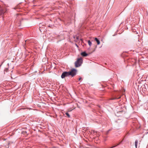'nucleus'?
Here are the masks:
<instances>
[{
  "instance_id": "nucleus-1",
  "label": "nucleus",
  "mask_w": 148,
  "mask_h": 148,
  "mask_svg": "<svg viewBox=\"0 0 148 148\" xmlns=\"http://www.w3.org/2000/svg\"><path fill=\"white\" fill-rule=\"evenodd\" d=\"M77 71L76 69H71L70 71L64 72L62 74L61 77L62 78H64L65 77L70 75L72 77H73L76 75Z\"/></svg>"
},
{
  "instance_id": "nucleus-2",
  "label": "nucleus",
  "mask_w": 148,
  "mask_h": 148,
  "mask_svg": "<svg viewBox=\"0 0 148 148\" xmlns=\"http://www.w3.org/2000/svg\"><path fill=\"white\" fill-rule=\"evenodd\" d=\"M8 9L5 6L0 7V18H4L3 14L8 12Z\"/></svg>"
},
{
  "instance_id": "nucleus-3",
  "label": "nucleus",
  "mask_w": 148,
  "mask_h": 148,
  "mask_svg": "<svg viewBox=\"0 0 148 148\" xmlns=\"http://www.w3.org/2000/svg\"><path fill=\"white\" fill-rule=\"evenodd\" d=\"M82 62V60L81 58H79L75 62V66L76 67L80 66Z\"/></svg>"
},
{
  "instance_id": "nucleus-4",
  "label": "nucleus",
  "mask_w": 148,
  "mask_h": 148,
  "mask_svg": "<svg viewBox=\"0 0 148 148\" xmlns=\"http://www.w3.org/2000/svg\"><path fill=\"white\" fill-rule=\"evenodd\" d=\"M81 55L83 56H86L88 55V54L85 52L82 53Z\"/></svg>"
},
{
  "instance_id": "nucleus-5",
  "label": "nucleus",
  "mask_w": 148,
  "mask_h": 148,
  "mask_svg": "<svg viewBox=\"0 0 148 148\" xmlns=\"http://www.w3.org/2000/svg\"><path fill=\"white\" fill-rule=\"evenodd\" d=\"M95 40L97 42L98 45H99L100 43V42L99 40L96 38H95Z\"/></svg>"
},
{
  "instance_id": "nucleus-6",
  "label": "nucleus",
  "mask_w": 148,
  "mask_h": 148,
  "mask_svg": "<svg viewBox=\"0 0 148 148\" xmlns=\"http://www.w3.org/2000/svg\"><path fill=\"white\" fill-rule=\"evenodd\" d=\"M138 143V140H136L135 142V146L136 148H137Z\"/></svg>"
},
{
  "instance_id": "nucleus-7",
  "label": "nucleus",
  "mask_w": 148,
  "mask_h": 148,
  "mask_svg": "<svg viewBox=\"0 0 148 148\" xmlns=\"http://www.w3.org/2000/svg\"><path fill=\"white\" fill-rule=\"evenodd\" d=\"M88 43L90 46L92 45V43L90 40H88Z\"/></svg>"
},
{
  "instance_id": "nucleus-8",
  "label": "nucleus",
  "mask_w": 148,
  "mask_h": 148,
  "mask_svg": "<svg viewBox=\"0 0 148 148\" xmlns=\"http://www.w3.org/2000/svg\"><path fill=\"white\" fill-rule=\"evenodd\" d=\"M65 114L66 116L69 118L70 117V115L69 114L68 112H66Z\"/></svg>"
},
{
  "instance_id": "nucleus-9",
  "label": "nucleus",
  "mask_w": 148,
  "mask_h": 148,
  "mask_svg": "<svg viewBox=\"0 0 148 148\" xmlns=\"http://www.w3.org/2000/svg\"><path fill=\"white\" fill-rule=\"evenodd\" d=\"M18 8H20L19 5H17L14 8V9H16Z\"/></svg>"
},
{
  "instance_id": "nucleus-10",
  "label": "nucleus",
  "mask_w": 148,
  "mask_h": 148,
  "mask_svg": "<svg viewBox=\"0 0 148 148\" xmlns=\"http://www.w3.org/2000/svg\"><path fill=\"white\" fill-rule=\"evenodd\" d=\"M4 71L7 72L8 71V68H5L4 69Z\"/></svg>"
},
{
  "instance_id": "nucleus-11",
  "label": "nucleus",
  "mask_w": 148,
  "mask_h": 148,
  "mask_svg": "<svg viewBox=\"0 0 148 148\" xmlns=\"http://www.w3.org/2000/svg\"><path fill=\"white\" fill-rule=\"evenodd\" d=\"M121 97H119V98H117V97H115V98H114L113 99H119Z\"/></svg>"
},
{
  "instance_id": "nucleus-12",
  "label": "nucleus",
  "mask_w": 148,
  "mask_h": 148,
  "mask_svg": "<svg viewBox=\"0 0 148 148\" xmlns=\"http://www.w3.org/2000/svg\"><path fill=\"white\" fill-rule=\"evenodd\" d=\"M82 78L81 77H80L79 79V80H80Z\"/></svg>"
},
{
  "instance_id": "nucleus-13",
  "label": "nucleus",
  "mask_w": 148,
  "mask_h": 148,
  "mask_svg": "<svg viewBox=\"0 0 148 148\" xmlns=\"http://www.w3.org/2000/svg\"><path fill=\"white\" fill-rule=\"evenodd\" d=\"M23 133H24V134H26L27 133V132L26 131H24L23 132Z\"/></svg>"
},
{
  "instance_id": "nucleus-14",
  "label": "nucleus",
  "mask_w": 148,
  "mask_h": 148,
  "mask_svg": "<svg viewBox=\"0 0 148 148\" xmlns=\"http://www.w3.org/2000/svg\"><path fill=\"white\" fill-rule=\"evenodd\" d=\"M122 142V141L120 142L118 144H117L116 145H118L119 144H120Z\"/></svg>"
},
{
  "instance_id": "nucleus-15",
  "label": "nucleus",
  "mask_w": 148,
  "mask_h": 148,
  "mask_svg": "<svg viewBox=\"0 0 148 148\" xmlns=\"http://www.w3.org/2000/svg\"><path fill=\"white\" fill-rule=\"evenodd\" d=\"M116 145L114 146H113V147H110V148H113V147H116Z\"/></svg>"
},
{
  "instance_id": "nucleus-16",
  "label": "nucleus",
  "mask_w": 148,
  "mask_h": 148,
  "mask_svg": "<svg viewBox=\"0 0 148 148\" xmlns=\"http://www.w3.org/2000/svg\"><path fill=\"white\" fill-rule=\"evenodd\" d=\"M109 131H110V130H108V131L107 132V134H108V132H109Z\"/></svg>"
},
{
  "instance_id": "nucleus-17",
  "label": "nucleus",
  "mask_w": 148,
  "mask_h": 148,
  "mask_svg": "<svg viewBox=\"0 0 148 148\" xmlns=\"http://www.w3.org/2000/svg\"><path fill=\"white\" fill-rule=\"evenodd\" d=\"M36 18L37 19V18Z\"/></svg>"
},
{
  "instance_id": "nucleus-18",
  "label": "nucleus",
  "mask_w": 148,
  "mask_h": 148,
  "mask_svg": "<svg viewBox=\"0 0 148 148\" xmlns=\"http://www.w3.org/2000/svg\"><path fill=\"white\" fill-rule=\"evenodd\" d=\"M8 65H9V64H8Z\"/></svg>"
}]
</instances>
